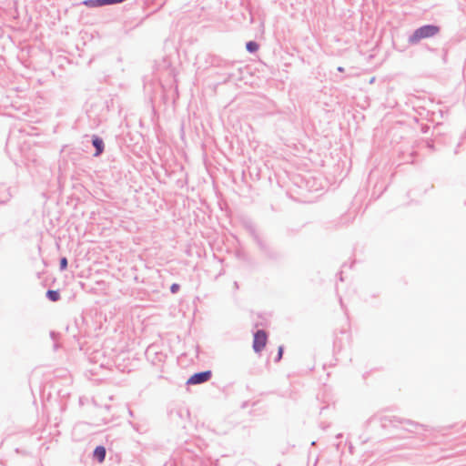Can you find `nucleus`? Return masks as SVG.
<instances>
[{
	"mask_svg": "<svg viewBox=\"0 0 466 466\" xmlns=\"http://www.w3.org/2000/svg\"><path fill=\"white\" fill-rule=\"evenodd\" d=\"M57 336H58V334L56 332H55V331L50 332V337L53 340H56Z\"/></svg>",
	"mask_w": 466,
	"mask_h": 466,
	"instance_id": "obj_13",
	"label": "nucleus"
},
{
	"mask_svg": "<svg viewBox=\"0 0 466 466\" xmlns=\"http://www.w3.org/2000/svg\"><path fill=\"white\" fill-rule=\"evenodd\" d=\"M337 70H338L339 72H344V67H342V66H339V67L337 68Z\"/></svg>",
	"mask_w": 466,
	"mask_h": 466,
	"instance_id": "obj_14",
	"label": "nucleus"
},
{
	"mask_svg": "<svg viewBox=\"0 0 466 466\" xmlns=\"http://www.w3.org/2000/svg\"><path fill=\"white\" fill-rule=\"evenodd\" d=\"M258 48L259 45L256 41H248L246 44V49L248 53H255Z\"/></svg>",
	"mask_w": 466,
	"mask_h": 466,
	"instance_id": "obj_9",
	"label": "nucleus"
},
{
	"mask_svg": "<svg viewBox=\"0 0 466 466\" xmlns=\"http://www.w3.org/2000/svg\"><path fill=\"white\" fill-rule=\"evenodd\" d=\"M68 261L66 257H63L59 260V268L60 270H66L67 268Z\"/></svg>",
	"mask_w": 466,
	"mask_h": 466,
	"instance_id": "obj_10",
	"label": "nucleus"
},
{
	"mask_svg": "<svg viewBox=\"0 0 466 466\" xmlns=\"http://www.w3.org/2000/svg\"><path fill=\"white\" fill-rule=\"evenodd\" d=\"M180 289V286L179 284L177 283H173L171 286H170V292L172 294H176Z\"/></svg>",
	"mask_w": 466,
	"mask_h": 466,
	"instance_id": "obj_12",
	"label": "nucleus"
},
{
	"mask_svg": "<svg viewBox=\"0 0 466 466\" xmlns=\"http://www.w3.org/2000/svg\"><path fill=\"white\" fill-rule=\"evenodd\" d=\"M92 145L96 150V152L94 154L95 157H98L104 152L105 144H104L103 139L100 137L94 135L92 137Z\"/></svg>",
	"mask_w": 466,
	"mask_h": 466,
	"instance_id": "obj_5",
	"label": "nucleus"
},
{
	"mask_svg": "<svg viewBox=\"0 0 466 466\" xmlns=\"http://www.w3.org/2000/svg\"><path fill=\"white\" fill-rule=\"evenodd\" d=\"M46 296L52 302H56L61 298L59 291L54 289H48L46 293Z\"/></svg>",
	"mask_w": 466,
	"mask_h": 466,
	"instance_id": "obj_8",
	"label": "nucleus"
},
{
	"mask_svg": "<svg viewBox=\"0 0 466 466\" xmlns=\"http://www.w3.org/2000/svg\"><path fill=\"white\" fill-rule=\"evenodd\" d=\"M267 339L268 335L264 329H258L254 333L252 348L256 353L260 352L265 348Z\"/></svg>",
	"mask_w": 466,
	"mask_h": 466,
	"instance_id": "obj_2",
	"label": "nucleus"
},
{
	"mask_svg": "<svg viewBox=\"0 0 466 466\" xmlns=\"http://www.w3.org/2000/svg\"><path fill=\"white\" fill-rule=\"evenodd\" d=\"M248 229L250 233V235L252 236L254 241L257 243V245L259 247V248L265 252L266 254H268L269 257H273L271 251H270V248L268 246V244L259 238L258 234L257 233L255 228L253 226H248Z\"/></svg>",
	"mask_w": 466,
	"mask_h": 466,
	"instance_id": "obj_4",
	"label": "nucleus"
},
{
	"mask_svg": "<svg viewBox=\"0 0 466 466\" xmlns=\"http://www.w3.org/2000/svg\"><path fill=\"white\" fill-rule=\"evenodd\" d=\"M283 351H284L283 346H279V350H278V354H277V356L275 358V361L276 362L279 361L282 359Z\"/></svg>",
	"mask_w": 466,
	"mask_h": 466,
	"instance_id": "obj_11",
	"label": "nucleus"
},
{
	"mask_svg": "<svg viewBox=\"0 0 466 466\" xmlns=\"http://www.w3.org/2000/svg\"><path fill=\"white\" fill-rule=\"evenodd\" d=\"M381 421H382V425L385 427L386 426V422H390V423H394L395 421L399 422V423H407L409 425H412L414 426L415 424L413 422H411L410 420H400V419H398L397 417H388V416H385L383 418H381Z\"/></svg>",
	"mask_w": 466,
	"mask_h": 466,
	"instance_id": "obj_7",
	"label": "nucleus"
},
{
	"mask_svg": "<svg viewBox=\"0 0 466 466\" xmlns=\"http://www.w3.org/2000/svg\"><path fill=\"white\" fill-rule=\"evenodd\" d=\"M212 377L211 370H204L194 373L187 380V385H197L208 381Z\"/></svg>",
	"mask_w": 466,
	"mask_h": 466,
	"instance_id": "obj_3",
	"label": "nucleus"
},
{
	"mask_svg": "<svg viewBox=\"0 0 466 466\" xmlns=\"http://www.w3.org/2000/svg\"><path fill=\"white\" fill-rule=\"evenodd\" d=\"M106 451L104 446H96L93 451V458L98 462H103L106 459Z\"/></svg>",
	"mask_w": 466,
	"mask_h": 466,
	"instance_id": "obj_6",
	"label": "nucleus"
},
{
	"mask_svg": "<svg viewBox=\"0 0 466 466\" xmlns=\"http://www.w3.org/2000/svg\"><path fill=\"white\" fill-rule=\"evenodd\" d=\"M440 32V26L435 25H425L417 28L408 39L409 44L416 45L421 39L432 37Z\"/></svg>",
	"mask_w": 466,
	"mask_h": 466,
	"instance_id": "obj_1",
	"label": "nucleus"
}]
</instances>
